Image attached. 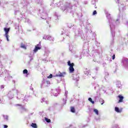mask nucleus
<instances>
[{
    "mask_svg": "<svg viewBox=\"0 0 128 128\" xmlns=\"http://www.w3.org/2000/svg\"><path fill=\"white\" fill-rule=\"evenodd\" d=\"M105 14L110 24V28L111 30L112 37L114 38V28H116V27L114 24H120V18H117L116 21L115 22L114 20V19L110 18V14H108V11H105Z\"/></svg>",
    "mask_w": 128,
    "mask_h": 128,
    "instance_id": "1",
    "label": "nucleus"
},
{
    "mask_svg": "<svg viewBox=\"0 0 128 128\" xmlns=\"http://www.w3.org/2000/svg\"><path fill=\"white\" fill-rule=\"evenodd\" d=\"M18 92H20L18 90L14 88L12 90V91L9 92L8 93V96L10 100H12V98H14V94H18Z\"/></svg>",
    "mask_w": 128,
    "mask_h": 128,
    "instance_id": "2",
    "label": "nucleus"
},
{
    "mask_svg": "<svg viewBox=\"0 0 128 128\" xmlns=\"http://www.w3.org/2000/svg\"><path fill=\"white\" fill-rule=\"evenodd\" d=\"M2 74L5 76L4 80L6 82V80H10L12 78V77L10 75V74H8V72L6 70H4V72H2Z\"/></svg>",
    "mask_w": 128,
    "mask_h": 128,
    "instance_id": "3",
    "label": "nucleus"
},
{
    "mask_svg": "<svg viewBox=\"0 0 128 128\" xmlns=\"http://www.w3.org/2000/svg\"><path fill=\"white\" fill-rule=\"evenodd\" d=\"M16 98L17 100H20L23 102V104H26V102H28V97H26V96H24V94L18 96Z\"/></svg>",
    "mask_w": 128,
    "mask_h": 128,
    "instance_id": "4",
    "label": "nucleus"
},
{
    "mask_svg": "<svg viewBox=\"0 0 128 128\" xmlns=\"http://www.w3.org/2000/svg\"><path fill=\"white\" fill-rule=\"evenodd\" d=\"M68 66L69 67V72L70 73H72L74 72V64L70 63V61L68 60Z\"/></svg>",
    "mask_w": 128,
    "mask_h": 128,
    "instance_id": "5",
    "label": "nucleus"
},
{
    "mask_svg": "<svg viewBox=\"0 0 128 128\" xmlns=\"http://www.w3.org/2000/svg\"><path fill=\"white\" fill-rule=\"evenodd\" d=\"M10 28H4V31L5 32V34L4 35V36L6 38V39L7 40L8 42H10V36H8V32H10Z\"/></svg>",
    "mask_w": 128,
    "mask_h": 128,
    "instance_id": "6",
    "label": "nucleus"
},
{
    "mask_svg": "<svg viewBox=\"0 0 128 128\" xmlns=\"http://www.w3.org/2000/svg\"><path fill=\"white\" fill-rule=\"evenodd\" d=\"M60 88H56V90H53L51 92V96H58V94H60Z\"/></svg>",
    "mask_w": 128,
    "mask_h": 128,
    "instance_id": "7",
    "label": "nucleus"
},
{
    "mask_svg": "<svg viewBox=\"0 0 128 128\" xmlns=\"http://www.w3.org/2000/svg\"><path fill=\"white\" fill-rule=\"evenodd\" d=\"M75 32V36H82L84 33L82 32V30L81 28H77L76 30L74 32Z\"/></svg>",
    "mask_w": 128,
    "mask_h": 128,
    "instance_id": "8",
    "label": "nucleus"
},
{
    "mask_svg": "<svg viewBox=\"0 0 128 128\" xmlns=\"http://www.w3.org/2000/svg\"><path fill=\"white\" fill-rule=\"evenodd\" d=\"M122 66L125 68H128V58H124L122 59Z\"/></svg>",
    "mask_w": 128,
    "mask_h": 128,
    "instance_id": "9",
    "label": "nucleus"
},
{
    "mask_svg": "<svg viewBox=\"0 0 128 128\" xmlns=\"http://www.w3.org/2000/svg\"><path fill=\"white\" fill-rule=\"evenodd\" d=\"M66 72H58V73H57L55 76H58L59 78H64L66 76Z\"/></svg>",
    "mask_w": 128,
    "mask_h": 128,
    "instance_id": "10",
    "label": "nucleus"
},
{
    "mask_svg": "<svg viewBox=\"0 0 128 128\" xmlns=\"http://www.w3.org/2000/svg\"><path fill=\"white\" fill-rule=\"evenodd\" d=\"M43 40H50V42H54V37L50 35H44L43 36Z\"/></svg>",
    "mask_w": 128,
    "mask_h": 128,
    "instance_id": "11",
    "label": "nucleus"
},
{
    "mask_svg": "<svg viewBox=\"0 0 128 128\" xmlns=\"http://www.w3.org/2000/svg\"><path fill=\"white\" fill-rule=\"evenodd\" d=\"M50 84V81L43 80L42 84H41V88H42V86H44V88L48 86Z\"/></svg>",
    "mask_w": 128,
    "mask_h": 128,
    "instance_id": "12",
    "label": "nucleus"
},
{
    "mask_svg": "<svg viewBox=\"0 0 128 128\" xmlns=\"http://www.w3.org/2000/svg\"><path fill=\"white\" fill-rule=\"evenodd\" d=\"M16 106H18V108L19 110H21V112H26L28 109L24 108V106H22V104H16Z\"/></svg>",
    "mask_w": 128,
    "mask_h": 128,
    "instance_id": "13",
    "label": "nucleus"
},
{
    "mask_svg": "<svg viewBox=\"0 0 128 128\" xmlns=\"http://www.w3.org/2000/svg\"><path fill=\"white\" fill-rule=\"evenodd\" d=\"M41 44L42 42H39V44L35 46V48L33 50L34 52H37L38 50H40V48H42V45L40 44Z\"/></svg>",
    "mask_w": 128,
    "mask_h": 128,
    "instance_id": "14",
    "label": "nucleus"
},
{
    "mask_svg": "<svg viewBox=\"0 0 128 128\" xmlns=\"http://www.w3.org/2000/svg\"><path fill=\"white\" fill-rule=\"evenodd\" d=\"M72 80H76V82H78L80 80V74H74L72 76Z\"/></svg>",
    "mask_w": 128,
    "mask_h": 128,
    "instance_id": "15",
    "label": "nucleus"
},
{
    "mask_svg": "<svg viewBox=\"0 0 128 128\" xmlns=\"http://www.w3.org/2000/svg\"><path fill=\"white\" fill-rule=\"evenodd\" d=\"M60 8L62 10L64 11L66 10V8H72V6L70 5V4H68L66 6H62L60 7Z\"/></svg>",
    "mask_w": 128,
    "mask_h": 128,
    "instance_id": "16",
    "label": "nucleus"
},
{
    "mask_svg": "<svg viewBox=\"0 0 128 128\" xmlns=\"http://www.w3.org/2000/svg\"><path fill=\"white\" fill-rule=\"evenodd\" d=\"M118 6H119V10L120 12L124 10H126V6L122 4L121 3H118Z\"/></svg>",
    "mask_w": 128,
    "mask_h": 128,
    "instance_id": "17",
    "label": "nucleus"
},
{
    "mask_svg": "<svg viewBox=\"0 0 128 128\" xmlns=\"http://www.w3.org/2000/svg\"><path fill=\"white\" fill-rule=\"evenodd\" d=\"M68 91L66 90L65 94H64V98L62 100L64 102V104H66V98H68Z\"/></svg>",
    "mask_w": 128,
    "mask_h": 128,
    "instance_id": "18",
    "label": "nucleus"
},
{
    "mask_svg": "<svg viewBox=\"0 0 128 128\" xmlns=\"http://www.w3.org/2000/svg\"><path fill=\"white\" fill-rule=\"evenodd\" d=\"M84 74H86V76H90V70H88V68H85L84 70Z\"/></svg>",
    "mask_w": 128,
    "mask_h": 128,
    "instance_id": "19",
    "label": "nucleus"
},
{
    "mask_svg": "<svg viewBox=\"0 0 128 128\" xmlns=\"http://www.w3.org/2000/svg\"><path fill=\"white\" fill-rule=\"evenodd\" d=\"M100 92L102 94H106V87L104 86H102L100 89Z\"/></svg>",
    "mask_w": 128,
    "mask_h": 128,
    "instance_id": "20",
    "label": "nucleus"
},
{
    "mask_svg": "<svg viewBox=\"0 0 128 128\" xmlns=\"http://www.w3.org/2000/svg\"><path fill=\"white\" fill-rule=\"evenodd\" d=\"M50 52V50H46L44 56H48V54Z\"/></svg>",
    "mask_w": 128,
    "mask_h": 128,
    "instance_id": "21",
    "label": "nucleus"
},
{
    "mask_svg": "<svg viewBox=\"0 0 128 128\" xmlns=\"http://www.w3.org/2000/svg\"><path fill=\"white\" fill-rule=\"evenodd\" d=\"M118 98H120L118 102H122V100H124V96L120 95L118 96Z\"/></svg>",
    "mask_w": 128,
    "mask_h": 128,
    "instance_id": "22",
    "label": "nucleus"
},
{
    "mask_svg": "<svg viewBox=\"0 0 128 128\" xmlns=\"http://www.w3.org/2000/svg\"><path fill=\"white\" fill-rule=\"evenodd\" d=\"M31 126L32 128H38V125L36 123H32Z\"/></svg>",
    "mask_w": 128,
    "mask_h": 128,
    "instance_id": "23",
    "label": "nucleus"
},
{
    "mask_svg": "<svg viewBox=\"0 0 128 128\" xmlns=\"http://www.w3.org/2000/svg\"><path fill=\"white\" fill-rule=\"evenodd\" d=\"M20 48H24V50H26V46L24 43L21 44Z\"/></svg>",
    "mask_w": 128,
    "mask_h": 128,
    "instance_id": "24",
    "label": "nucleus"
},
{
    "mask_svg": "<svg viewBox=\"0 0 128 128\" xmlns=\"http://www.w3.org/2000/svg\"><path fill=\"white\" fill-rule=\"evenodd\" d=\"M116 84L117 88H122V84H120V82H118Z\"/></svg>",
    "mask_w": 128,
    "mask_h": 128,
    "instance_id": "25",
    "label": "nucleus"
},
{
    "mask_svg": "<svg viewBox=\"0 0 128 128\" xmlns=\"http://www.w3.org/2000/svg\"><path fill=\"white\" fill-rule=\"evenodd\" d=\"M94 90H98L100 88V86L96 84H94Z\"/></svg>",
    "mask_w": 128,
    "mask_h": 128,
    "instance_id": "26",
    "label": "nucleus"
},
{
    "mask_svg": "<svg viewBox=\"0 0 128 128\" xmlns=\"http://www.w3.org/2000/svg\"><path fill=\"white\" fill-rule=\"evenodd\" d=\"M115 111H116V112L120 113L122 112V110H120V108L118 107L115 108Z\"/></svg>",
    "mask_w": 128,
    "mask_h": 128,
    "instance_id": "27",
    "label": "nucleus"
},
{
    "mask_svg": "<svg viewBox=\"0 0 128 128\" xmlns=\"http://www.w3.org/2000/svg\"><path fill=\"white\" fill-rule=\"evenodd\" d=\"M41 102H42V104H44V102H46V104H48V101H46V99L44 98H42V100Z\"/></svg>",
    "mask_w": 128,
    "mask_h": 128,
    "instance_id": "28",
    "label": "nucleus"
},
{
    "mask_svg": "<svg viewBox=\"0 0 128 128\" xmlns=\"http://www.w3.org/2000/svg\"><path fill=\"white\" fill-rule=\"evenodd\" d=\"M73 48L74 47L72 46H69V50L71 52H74V50H72Z\"/></svg>",
    "mask_w": 128,
    "mask_h": 128,
    "instance_id": "29",
    "label": "nucleus"
},
{
    "mask_svg": "<svg viewBox=\"0 0 128 128\" xmlns=\"http://www.w3.org/2000/svg\"><path fill=\"white\" fill-rule=\"evenodd\" d=\"M112 128H120L118 124H114L112 126Z\"/></svg>",
    "mask_w": 128,
    "mask_h": 128,
    "instance_id": "30",
    "label": "nucleus"
},
{
    "mask_svg": "<svg viewBox=\"0 0 128 128\" xmlns=\"http://www.w3.org/2000/svg\"><path fill=\"white\" fill-rule=\"evenodd\" d=\"M94 112L98 116V110L97 109H94Z\"/></svg>",
    "mask_w": 128,
    "mask_h": 128,
    "instance_id": "31",
    "label": "nucleus"
},
{
    "mask_svg": "<svg viewBox=\"0 0 128 128\" xmlns=\"http://www.w3.org/2000/svg\"><path fill=\"white\" fill-rule=\"evenodd\" d=\"M88 100H89V102H90L92 104H94V101L92 100V98H88Z\"/></svg>",
    "mask_w": 128,
    "mask_h": 128,
    "instance_id": "32",
    "label": "nucleus"
},
{
    "mask_svg": "<svg viewBox=\"0 0 128 128\" xmlns=\"http://www.w3.org/2000/svg\"><path fill=\"white\" fill-rule=\"evenodd\" d=\"M70 112H76V110L74 109V108L71 107V108H70Z\"/></svg>",
    "mask_w": 128,
    "mask_h": 128,
    "instance_id": "33",
    "label": "nucleus"
},
{
    "mask_svg": "<svg viewBox=\"0 0 128 128\" xmlns=\"http://www.w3.org/2000/svg\"><path fill=\"white\" fill-rule=\"evenodd\" d=\"M28 70H26V69H25V70H23V74H28Z\"/></svg>",
    "mask_w": 128,
    "mask_h": 128,
    "instance_id": "34",
    "label": "nucleus"
},
{
    "mask_svg": "<svg viewBox=\"0 0 128 128\" xmlns=\"http://www.w3.org/2000/svg\"><path fill=\"white\" fill-rule=\"evenodd\" d=\"M107 92L109 94H112L114 92V90H110Z\"/></svg>",
    "mask_w": 128,
    "mask_h": 128,
    "instance_id": "35",
    "label": "nucleus"
},
{
    "mask_svg": "<svg viewBox=\"0 0 128 128\" xmlns=\"http://www.w3.org/2000/svg\"><path fill=\"white\" fill-rule=\"evenodd\" d=\"M3 117L4 118V120H8V116L4 115Z\"/></svg>",
    "mask_w": 128,
    "mask_h": 128,
    "instance_id": "36",
    "label": "nucleus"
},
{
    "mask_svg": "<svg viewBox=\"0 0 128 128\" xmlns=\"http://www.w3.org/2000/svg\"><path fill=\"white\" fill-rule=\"evenodd\" d=\"M45 120L47 122H50V120L48 118H45Z\"/></svg>",
    "mask_w": 128,
    "mask_h": 128,
    "instance_id": "37",
    "label": "nucleus"
},
{
    "mask_svg": "<svg viewBox=\"0 0 128 128\" xmlns=\"http://www.w3.org/2000/svg\"><path fill=\"white\" fill-rule=\"evenodd\" d=\"M96 14H97L96 10H95L93 12L92 15L96 16Z\"/></svg>",
    "mask_w": 128,
    "mask_h": 128,
    "instance_id": "38",
    "label": "nucleus"
},
{
    "mask_svg": "<svg viewBox=\"0 0 128 128\" xmlns=\"http://www.w3.org/2000/svg\"><path fill=\"white\" fill-rule=\"evenodd\" d=\"M102 65L103 66H106V63L105 62H102Z\"/></svg>",
    "mask_w": 128,
    "mask_h": 128,
    "instance_id": "39",
    "label": "nucleus"
},
{
    "mask_svg": "<svg viewBox=\"0 0 128 128\" xmlns=\"http://www.w3.org/2000/svg\"><path fill=\"white\" fill-rule=\"evenodd\" d=\"M52 78V74H50V75L48 76V78Z\"/></svg>",
    "mask_w": 128,
    "mask_h": 128,
    "instance_id": "40",
    "label": "nucleus"
},
{
    "mask_svg": "<svg viewBox=\"0 0 128 128\" xmlns=\"http://www.w3.org/2000/svg\"><path fill=\"white\" fill-rule=\"evenodd\" d=\"M15 28H16V30H18L19 28L18 24H17L16 25Z\"/></svg>",
    "mask_w": 128,
    "mask_h": 128,
    "instance_id": "41",
    "label": "nucleus"
},
{
    "mask_svg": "<svg viewBox=\"0 0 128 128\" xmlns=\"http://www.w3.org/2000/svg\"><path fill=\"white\" fill-rule=\"evenodd\" d=\"M116 58V54H113L112 57V60H114Z\"/></svg>",
    "mask_w": 128,
    "mask_h": 128,
    "instance_id": "42",
    "label": "nucleus"
},
{
    "mask_svg": "<svg viewBox=\"0 0 128 128\" xmlns=\"http://www.w3.org/2000/svg\"><path fill=\"white\" fill-rule=\"evenodd\" d=\"M8 128V125H4V128Z\"/></svg>",
    "mask_w": 128,
    "mask_h": 128,
    "instance_id": "43",
    "label": "nucleus"
},
{
    "mask_svg": "<svg viewBox=\"0 0 128 128\" xmlns=\"http://www.w3.org/2000/svg\"><path fill=\"white\" fill-rule=\"evenodd\" d=\"M99 68H100L98 67H96L95 70H96V72H98V70Z\"/></svg>",
    "mask_w": 128,
    "mask_h": 128,
    "instance_id": "44",
    "label": "nucleus"
},
{
    "mask_svg": "<svg viewBox=\"0 0 128 128\" xmlns=\"http://www.w3.org/2000/svg\"><path fill=\"white\" fill-rule=\"evenodd\" d=\"M101 102H102V103L101 104H104V100H102Z\"/></svg>",
    "mask_w": 128,
    "mask_h": 128,
    "instance_id": "45",
    "label": "nucleus"
},
{
    "mask_svg": "<svg viewBox=\"0 0 128 128\" xmlns=\"http://www.w3.org/2000/svg\"><path fill=\"white\" fill-rule=\"evenodd\" d=\"M12 82H13V84H16V80H12Z\"/></svg>",
    "mask_w": 128,
    "mask_h": 128,
    "instance_id": "46",
    "label": "nucleus"
},
{
    "mask_svg": "<svg viewBox=\"0 0 128 128\" xmlns=\"http://www.w3.org/2000/svg\"><path fill=\"white\" fill-rule=\"evenodd\" d=\"M4 88V85H2L0 86V88Z\"/></svg>",
    "mask_w": 128,
    "mask_h": 128,
    "instance_id": "47",
    "label": "nucleus"
},
{
    "mask_svg": "<svg viewBox=\"0 0 128 128\" xmlns=\"http://www.w3.org/2000/svg\"><path fill=\"white\" fill-rule=\"evenodd\" d=\"M94 2H92V4H96V2L95 0H94Z\"/></svg>",
    "mask_w": 128,
    "mask_h": 128,
    "instance_id": "48",
    "label": "nucleus"
},
{
    "mask_svg": "<svg viewBox=\"0 0 128 128\" xmlns=\"http://www.w3.org/2000/svg\"><path fill=\"white\" fill-rule=\"evenodd\" d=\"M32 57H30V61L32 62Z\"/></svg>",
    "mask_w": 128,
    "mask_h": 128,
    "instance_id": "49",
    "label": "nucleus"
},
{
    "mask_svg": "<svg viewBox=\"0 0 128 128\" xmlns=\"http://www.w3.org/2000/svg\"><path fill=\"white\" fill-rule=\"evenodd\" d=\"M116 2H118V1L120 0H116Z\"/></svg>",
    "mask_w": 128,
    "mask_h": 128,
    "instance_id": "50",
    "label": "nucleus"
},
{
    "mask_svg": "<svg viewBox=\"0 0 128 128\" xmlns=\"http://www.w3.org/2000/svg\"><path fill=\"white\" fill-rule=\"evenodd\" d=\"M62 34H64V31H62Z\"/></svg>",
    "mask_w": 128,
    "mask_h": 128,
    "instance_id": "51",
    "label": "nucleus"
},
{
    "mask_svg": "<svg viewBox=\"0 0 128 128\" xmlns=\"http://www.w3.org/2000/svg\"><path fill=\"white\" fill-rule=\"evenodd\" d=\"M2 66V62H0V66Z\"/></svg>",
    "mask_w": 128,
    "mask_h": 128,
    "instance_id": "52",
    "label": "nucleus"
},
{
    "mask_svg": "<svg viewBox=\"0 0 128 128\" xmlns=\"http://www.w3.org/2000/svg\"><path fill=\"white\" fill-rule=\"evenodd\" d=\"M126 2H128V0H126Z\"/></svg>",
    "mask_w": 128,
    "mask_h": 128,
    "instance_id": "53",
    "label": "nucleus"
},
{
    "mask_svg": "<svg viewBox=\"0 0 128 128\" xmlns=\"http://www.w3.org/2000/svg\"><path fill=\"white\" fill-rule=\"evenodd\" d=\"M47 22V24H49V23H48V22Z\"/></svg>",
    "mask_w": 128,
    "mask_h": 128,
    "instance_id": "54",
    "label": "nucleus"
},
{
    "mask_svg": "<svg viewBox=\"0 0 128 128\" xmlns=\"http://www.w3.org/2000/svg\"><path fill=\"white\" fill-rule=\"evenodd\" d=\"M49 20H50V18H49Z\"/></svg>",
    "mask_w": 128,
    "mask_h": 128,
    "instance_id": "55",
    "label": "nucleus"
},
{
    "mask_svg": "<svg viewBox=\"0 0 128 128\" xmlns=\"http://www.w3.org/2000/svg\"><path fill=\"white\" fill-rule=\"evenodd\" d=\"M1 127H0V128Z\"/></svg>",
    "mask_w": 128,
    "mask_h": 128,
    "instance_id": "56",
    "label": "nucleus"
},
{
    "mask_svg": "<svg viewBox=\"0 0 128 128\" xmlns=\"http://www.w3.org/2000/svg\"><path fill=\"white\" fill-rule=\"evenodd\" d=\"M120 16H119V18H120Z\"/></svg>",
    "mask_w": 128,
    "mask_h": 128,
    "instance_id": "57",
    "label": "nucleus"
}]
</instances>
